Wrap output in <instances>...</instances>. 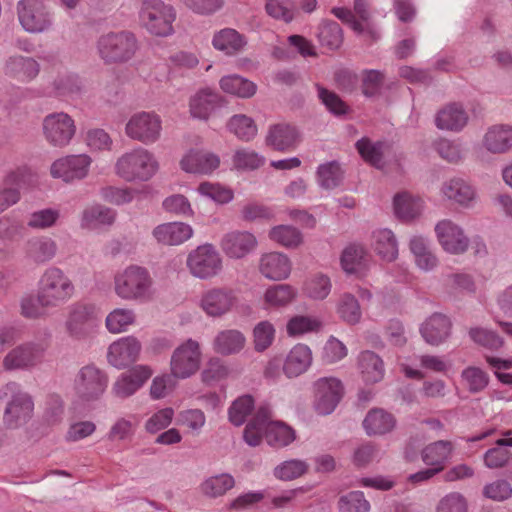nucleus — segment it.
I'll return each mask as SVG.
<instances>
[{
    "instance_id": "nucleus-1",
    "label": "nucleus",
    "mask_w": 512,
    "mask_h": 512,
    "mask_svg": "<svg viewBox=\"0 0 512 512\" xmlns=\"http://www.w3.org/2000/svg\"><path fill=\"white\" fill-rule=\"evenodd\" d=\"M74 293V285L69 277L59 268L47 269L41 276L36 296H26L21 300V314L30 319L48 315L66 303Z\"/></svg>"
},
{
    "instance_id": "nucleus-2",
    "label": "nucleus",
    "mask_w": 512,
    "mask_h": 512,
    "mask_svg": "<svg viewBox=\"0 0 512 512\" xmlns=\"http://www.w3.org/2000/svg\"><path fill=\"white\" fill-rule=\"evenodd\" d=\"M100 58L107 64L125 63L131 60L138 48L136 35L128 30L108 32L101 35L96 43Z\"/></svg>"
},
{
    "instance_id": "nucleus-3",
    "label": "nucleus",
    "mask_w": 512,
    "mask_h": 512,
    "mask_svg": "<svg viewBox=\"0 0 512 512\" xmlns=\"http://www.w3.org/2000/svg\"><path fill=\"white\" fill-rule=\"evenodd\" d=\"M175 8L162 0H145L139 10L140 25L151 35L168 37L174 33Z\"/></svg>"
},
{
    "instance_id": "nucleus-4",
    "label": "nucleus",
    "mask_w": 512,
    "mask_h": 512,
    "mask_svg": "<svg viewBox=\"0 0 512 512\" xmlns=\"http://www.w3.org/2000/svg\"><path fill=\"white\" fill-rule=\"evenodd\" d=\"M158 170L154 156L144 148L124 153L115 163V173L125 181H147Z\"/></svg>"
},
{
    "instance_id": "nucleus-5",
    "label": "nucleus",
    "mask_w": 512,
    "mask_h": 512,
    "mask_svg": "<svg viewBox=\"0 0 512 512\" xmlns=\"http://www.w3.org/2000/svg\"><path fill=\"white\" fill-rule=\"evenodd\" d=\"M152 278L140 266H129L115 275L114 290L118 297L127 301L145 299L150 292Z\"/></svg>"
},
{
    "instance_id": "nucleus-6",
    "label": "nucleus",
    "mask_w": 512,
    "mask_h": 512,
    "mask_svg": "<svg viewBox=\"0 0 512 512\" xmlns=\"http://www.w3.org/2000/svg\"><path fill=\"white\" fill-rule=\"evenodd\" d=\"M16 11L20 25L28 33H45L54 25L53 11L44 0H20Z\"/></svg>"
},
{
    "instance_id": "nucleus-7",
    "label": "nucleus",
    "mask_w": 512,
    "mask_h": 512,
    "mask_svg": "<svg viewBox=\"0 0 512 512\" xmlns=\"http://www.w3.org/2000/svg\"><path fill=\"white\" fill-rule=\"evenodd\" d=\"M45 141L54 148L68 146L75 137V120L66 112H52L44 116L41 124Z\"/></svg>"
},
{
    "instance_id": "nucleus-8",
    "label": "nucleus",
    "mask_w": 512,
    "mask_h": 512,
    "mask_svg": "<svg viewBox=\"0 0 512 512\" xmlns=\"http://www.w3.org/2000/svg\"><path fill=\"white\" fill-rule=\"evenodd\" d=\"M6 393L11 394L3 414V422L6 427L16 429L26 424L32 417L34 403L32 397L19 388L16 382L6 384Z\"/></svg>"
},
{
    "instance_id": "nucleus-9",
    "label": "nucleus",
    "mask_w": 512,
    "mask_h": 512,
    "mask_svg": "<svg viewBox=\"0 0 512 512\" xmlns=\"http://www.w3.org/2000/svg\"><path fill=\"white\" fill-rule=\"evenodd\" d=\"M97 322V308L93 304L77 302L69 307L65 331L74 340H85L93 332Z\"/></svg>"
},
{
    "instance_id": "nucleus-10",
    "label": "nucleus",
    "mask_w": 512,
    "mask_h": 512,
    "mask_svg": "<svg viewBox=\"0 0 512 512\" xmlns=\"http://www.w3.org/2000/svg\"><path fill=\"white\" fill-rule=\"evenodd\" d=\"M162 121L154 112L134 113L126 123L125 134L128 138L149 145L160 139Z\"/></svg>"
},
{
    "instance_id": "nucleus-11",
    "label": "nucleus",
    "mask_w": 512,
    "mask_h": 512,
    "mask_svg": "<svg viewBox=\"0 0 512 512\" xmlns=\"http://www.w3.org/2000/svg\"><path fill=\"white\" fill-rule=\"evenodd\" d=\"M201 363V351L197 341L188 339L179 345L170 359L171 375L186 379L195 374Z\"/></svg>"
},
{
    "instance_id": "nucleus-12",
    "label": "nucleus",
    "mask_w": 512,
    "mask_h": 512,
    "mask_svg": "<svg viewBox=\"0 0 512 512\" xmlns=\"http://www.w3.org/2000/svg\"><path fill=\"white\" fill-rule=\"evenodd\" d=\"M107 374L93 364L82 367L74 380V389L84 401L97 400L105 391Z\"/></svg>"
},
{
    "instance_id": "nucleus-13",
    "label": "nucleus",
    "mask_w": 512,
    "mask_h": 512,
    "mask_svg": "<svg viewBox=\"0 0 512 512\" xmlns=\"http://www.w3.org/2000/svg\"><path fill=\"white\" fill-rule=\"evenodd\" d=\"M314 407L318 414L328 415L337 407L343 396V385L334 377L320 378L315 383Z\"/></svg>"
},
{
    "instance_id": "nucleus-14",
    "label": "nucleus",
    "mask_w": 512,
    "mask_h": 512,
    "mask_svg": "<svg viewBox=\"0 0 512 512\" xmlns=\"http://www.w3.org/2000/svg\"><path fill=\"white\" fill-rule=\"evenodd\" d=\"M46 351L43 343L28 342L12 349L4 358L3 366L7 370L27 369L39 364Z\"/></svg>"
},
{
    "instance_id": "nucleus-15",
    "label": "nucleus",
    "mask_w": 512,
    "mask_h": 512,
    "mask_svg": "<svg viewBox=\"0 0 512 512\" xmlns=\"http://www.w3.org/2000/svg\"><path fill=\"white\" fill-rule=\"evenodd\" d=\"M435 234L445 252L463 254L468 250L469 239L463 229L451 221L443 219L435 225Z\"/></svg>"
},
{
    "instance_id": "nucleus-16",
    "label": "nucleus",
    "mask_w": 512,
    "mask_h": 512,
    "mask_svg": "<svg viewBox=\"0 0 512 512\" xmlns=\"http://www.w3.org/2000/svg\"><path fill=\"white\" fill-rule=\"evenodd\" d=\"M90 164L91 158L86 154L70 155L56 160L51 165L50 173L54 178L68 183L86 177Z\"/></svg>"
},
{
    "instance_id": "nucleus-17",
    "label": "nucleus",
    "mask_w": 512,
    "mask_h": 512,
    "mask_svg": "<svg viewBox=\"0 0 512 512\" xmlns=\"http://www.w3.org/2000/svg\"><path fill=\"white\" fill-rule=\"evenodd\" d=\"M140 351L141 344L135 337H123L110 344L107 360L118 369L126 368L138 359Z\"/></svg>"
},
{
    "instance_id": "nucleus-18",
    "label": "nucleus",
    "mask_w": 512,
    "mask_h": 512,
    "mask_svg": "<svg viewBox=\"0 0 512 512\" xmlns=\"http://www.w3.org/2000/svg\"><path fill=\"white\" fill-rule=\"evenodd\" d=\"M152 370L146 365L134 366L122 373L112 387V393L117 398H127L133 395L150 377Z\"/></svg>"
},
{
    "instance_id": "nucleus-19",
    "label": "nucleus",
    "mask_w": 512,
    "mask_h": 512,
    "mask_svg": "<svg viewBox=\"0 0 512 512\" xmlns=\"http://www.w3.org/2000/svg\"><path fill=\"white\" fill-rule=\"evenodd\" d=\"M237 304L235 292L227 288H213L205 292L201 299L202 309L212 317L228 313Z\"/></svg>"
},
{
    "instance_id": "nucleus-20",
    "label": "nucleus",
    "mask_w": 512,
    "mask_h": 512,
    "mask_svg": "<svg viewBox=\"0 0 512 512\" xmlns=\"http://www.w3.org/2000/svg\"><path fill=\"white\" fill-rule=\"evenodd\" d=\"M3 73L8 78L27 83L39 75L40 64L33 57L15 54L5 60Z\"/></svg>"
},
{
    "instance_id": "nucleus-21",
    "label": "nucleus",
    "mask_w": 512,
    "mask_h": 512,
    "mask_svg": "<svg viewBox=\"0 0 512 512\" xmlns=\"http://www.w3.org/2000/svg\"><path fill=\"white\" fill-rule=\"evenodd\" d=\"M469 113L463 104L459 102L448 103L435 115V125L440 130L460 132L468 124Z\"/></svg>"
},
{
    "instance_id": "nucleus-22",
    "label": "nucleus",
    "mask_w": 512,
    "mask_h": 512,
    "mask_svg": "<svg viewBox=\"0 0 512 512\" xmlns=\"http://www.w3.org/2000/svg\"><path fill=\"white\" fill-rule=\"evenodd\" d=\"M181 168L188 173L211 174L220 165L217 154L206 150H190L180 162Z\"/></svg>"
},
{
    "instance_id": "nucleus-23",
    "label": "nucleus",
    "mask_w": 512,
    "mask_h": 512,
    "mask_svg": "<svg viewBox=\"0 0 512 512\" xmlns=\"http://www.w3.org/2000/svg\"><path fill=\"white\" fill-rule=\"evenodd\" d=\"M223 104L224 100L221 95L210 88H203L191 97L189 103L190 113L194 118L207 120Z\"/></svg>"
},
{
    "instance_id": "nucleus-24",
    "label": "nucleus",
    "mask_w": 512,
    "mask_h": 512,
    "mask_svg": "<svg viewBox=\"0 0 512 512\" xmlns=\"http://www.w3.org/2000/svg\"><path fill=\"white\" fill-rule=\"evenodd\" d=\"M258 245L256 237L247 231H233L225 234L220 246L224 253L245 256L254 253Z\"/></svg>"
},
{
    "instance_id": "nucleus-25",
    "label": "nucleus",
    "mask_w": 512,
    "mask_h": 512,
    "mask_svg": "<svg viewBox=\"0 0 512 512\" xmlns=\"http://www.w3.org/2000/svg\"><path fill=\"white\" fill-rule=\"evenodd\" d=\"M156 241L163 245H180L193 235L190 225L183 222H169L156 226L152 232Z\"/></svg>"
},
{
    "instance_id": "nucleus-26",
    "label": "nucleus",
    "mask_w": 512,
    "mask_h": 512,
    "mask_svg": "<svg viewBox=\"0 0 512 512\" xmlns=\"http://www.w3.org/2000/svg\"><path fill=\"white\" fill-rule=\"evenodd\" d=\"M299 142V133L297 129L287 123H278L272 125L266 136V144L277 151H290L294 149Z\"/></svg>"
},
{
    "instance_id": "nucleus-27",
    "label": "nucleus",
    "mask_w": 512,
    "mask_h": 512,
    "mask_svg": "<svg viewBox=\"0 0 512 512\" xmlns=\"http://www.w3.org/2000/svg\"><path fill=\"white\" fill-rule=\"evenodd\" d=\"M451 326L449 318L435 313L422 324L420 332L428 344L438 346L449 337Z\"/></svg>"
},
{
    "instance_id": "nucleus-28",
    "label": "nucleus",
    "mask_w": 512,
    "mask_h": 512,
    "mask_svg": "<svg viewBox=\"0 0 512 512\" xmlns=\"http://www.w3.org/2000/svg\"><path fill=\"white\" fill-rule=\"evenodd\" d=\"M312 363V353L308 346L295 345L287 354L283 371L287 377L293 378L303 374Z\"/></svg>"
},
{
    "instance_id": "nucleus-29",
    "label": "nucleus",
    "mask_w": 512,
    "mask_h": 512,
    "mask_svg": "<svg viewBox=\"0 0 512 512\" xmlns=\"http://www.w3.org/2000/svg\"><path fill=\"white\" fill-rule=\"evenodd\" d=\"M26 169L18 168L10 171L3 180L0 188V213L19 202L21 194L18 186L24 178Z\"/></svg>"
},
{
    "instance_id": "nucleus-30",
    "label": "nucleus",
    "mask_w": 512,
    "mask_h": 512,
    "mask_svg": "<svg viewBox=\"0 0 512 512\" xmlns=\"http://www.w3.org/2000/svg\"><path fill=\"white\" fill-rule=\"evenodd\" d=\"M441 191L446 199L462 206H469L476 197L474 188L462 178L444 182Z\"/></svg>"
},
{
    "instance_id": "nucleus-31",
    "label": "nucleus",
    "mask_w": 512,
    "mask_h": 512,
    "mask_svg": "<svg viewBox=\"0 0 512 512\" xmlns=\"http://www.w3.org/2000/svg\"><path fill=\"white\" fill-rule=\"evenodd\" d=\"M483 144L492 153H504L512 147V127L494 125L484 135Z\"/></svg>"
},
{
    "instance_id": "nucleus-32",
    "label": "nucleus",
    "mask_w": 512,
    "mask_h": 512,
    "mask_svg": "<svg viewBox=\"0 0 512 512\" xmlns=\"http://www.w3.org/2000/svg\"><path fill=\"white\" fill-rule=\"evenodd\" d=\"M358 367L366 383H377L384 377V363L382 359L370 350L362 351L358 357Z\"/></svg>"
},
{
    "instance_id": "nucleus-33",
    "label": "nucleus",
    "mask_w": 512,
    "mask_h": 512,
    "mask_svg": "<svg viewBox=\"0 0 512 512\" xmlns=\"http://www.w3.org/2000/svg\"><path fill=\"white\" fill-rule=\"evenodd\" d=\"M453 444L447 440H438L428 444L421 452L423 462L433 468L444 469L445 462L451 457Z\"/></svg>"
},
{
    "instance_id": "nucleus-34",
    "label": "nucleus",
    "mask_w": 512,
    "mask_h": 512,
    "mask_svg": "<svg viewBox=\"0 0 512 512\" xmlns=\"http://www.w3.org/2000/svg\"><path fill=\"white\" fill-rule=\"evenodd\" d=\"M392 414L382 409H372L363 421V427L368 435H383L390 432L395 426Z\"/></svg>"
},
{
    "instance_id": "nucleus-35",
    "label": "nucleus",
    "mask_w": 512,
    "mask_h": 512,
    "mask_svg": "<svg viewBox=\"0 0 512 512\" xmlns=\"http://www.w3.org/2000/svg\"><path fill=\"white\" fill-rule=\"evenodd\" d=\"M245 45V38L231 28L222 29L213 37V46L215 49L224 52L226 55L239 53Z\"/></svg>"
},
{
    "instance_id": "nucleus-36",
    "label": "nucleus",
    "mask_w": 512,
    "mask_h": 512,
    "mask_svg": "<svg viewBox=\"0 0 512 512\" xmlns=\"http://www.w3.org/2000/svg\"><path fill=\"white\" fill-rule=\"evenodd\" d=\"M395 215L404 221L412 220L418 217L422 211V200L409 193H398L394 197Z\"/></svg>"
},
{
    "instance_id": "nucleus-37",
    "label": "nucleus",
    "mask_w": 512,
    "mask_h": 512,
    "mask_svg": "<svg viewBox=\"0 0 512 512\" xmlns=\"http://www.w3.org/2000/svg\"><path fill=\"white\" fill-rule=\"evenodd\" d=\"M296 438L295 431L283 422L274 421L265 429V440L271 447L283 448Z\"/></svg>"
},
{
    "instance_id": "nucleus-38",
    "label": "nucleus",
    "mask_w": 512,
    "mask_h": 512,
    "mask_svg": "<svg viewBox=\"0 0 512 512\" xmlns=\"http://www.w3.org/2000/svg\"><path fill=\"white\" fill-rule=\"evenodd\" d=\"M234 486V477L228 473H221L205 479L200 489L204 496L215 499L225 495Z\"/></svg>"
},
{
    "instance_id": "nucleus-39",
    "label": "nucleus",
    "mask_w": 512,
    "mask_h": 512,
    "mask_svg": "<svg viewBox=\"0 0 512 512\" xmlns=\"http://www.w3.org/2000/svg\"><path fill=\"white\" fill-rule=\"evenodd\" d=\"M221 89L240 98H250L256 93L257 86L252 81L239 75H227L220 79Z\"/></svg>"
},
{
    "instance_id": "nucleus-40",
    "label": "nucleus",
    "mask_w": 512,
    "mask_h": 512,
    "mask_svg": "<svg viewBox=\"0 0 512 512\" xmlns=\"http://www.w3.org/2000/svg\"><path fill=\"white\" fill-rule=\"evenodd\" d=\"M245 337L238 330H224L214 340V349L222 355L235 354L245 345Z\"/></svg>"
},
{
    "instance_id": "nucleus-41",
    "label": "nucleus",
    "mask_w": 512,
    "mask_h": 512,
    "mask_svg": "<svg viewBox=\"0 0 512 512\" xmlns=\"http://www.w3.org/2000/svg\"><path fill=\"white\" fill-rule=\"evenodd\" d=\"M317 37L321 46L330 51L339 49L344 39L340 25L330 20L322 21L318 28Z\"/></svg>"
},
{
    "instance_id": "nucleus-42",
    "label": "nucleus",
    "mask_w": 512,
    "mask_h": 512,
    "mask_svg": "<svg viewBox=\"0 0 512 512\" xmlns=\"http://www.w3.org/2000/svg\"><path fill=\"white\" fill-rule=\"evenodd\" d=\"M186 266L194 277L209 279L221 271L222 262L221 258H187Z\"/></svg>"
},
{
    "instance_id": "nucleus-43",
    "label": "nucleus",
    "mask_w": 512,
    "mask_h": 512,
    "mask_svg": "<svg viewBox=\"0 0 512 512\" xmlns=\"http://www.w3.org/2000/svg\"><path fill=\"white\" fill-rule=\"evenodd\" d=\"M116 218V212L102 205L87 207L82 213V226L95 228L101 225H112Z\"/></svg>"
},
{
    "instance_id": "nucleus-44",
    "label": "nucleus",
    "mask_w": 512,
    "mask_h": 512,
    "mask_svg": "<svg viewBox=\"0 0 512 512\" xmlns=\"http://www.w3.org/2000/svg\"><path fill=\"white\" fill-rule=\"evenodd\" d=\"M330 278L323 273L311 275L303 285V294L313 300H324L331 292Z\"/></svg>"
},
{
    "instance_id": "nucleus-45",
    "label": "nucleus",
    "mask_w": 512,
    "mask_h": 512,
    "mask_svg": "<svg viewBox=\"0 0 512 512\" xmlns=\"http://www.w3.org/2000/svg\"><path fill=\"white\" fill-rule=\"evenodd\" d=\"M373 248L379 256H398V242L389 229H378L372 233Z\"/></svg>"
},
{
    "instance_id": "nucleus-46",
    "label": "nucleus",
    "mask_w": 512,
    "mask_h": 512,
    "mask_svg": "<svg viewBox=\"0 0 512 512\" xmlns=\"http://www.w3.org/2000/svg\"><path fill=\"white\" fill-rule=\"evenodd\" d=\"M337 314L349 325L359 323L362 312L358 300L350 293H344L340 296L337 303Z\"/></svg>"
},
{
    "instance_id": "nucleus-47",
    "label": "nucleus",
    "mask_w": 512,
    "mask_h": 512,
    "mask_svg": "<svg viewBox=\"0 0 512 512\" xmlns=\"http://www.w3.org/2000/svg\"><path fill=\"white\" fill-rule=\"evenodd\" d=\"M260 271L268 279L282 280L289 276L291 263L289 258H261Z\"/></svg>"
},
{
    "instance_id": "nucleus-48",
    "label": "nucleus",
    "mask_w": 512,
    "mask_h": 512,
    "mask_svg": "<svg viewBox=\"0 0 512 512\" xmlns=\"http://www.w3.org/2000/svg\"><path fill=\"white\" fill-rule=\"evenodd\" d=\"M228 129L243 141H250L257 134V126L254 120L243 114L231 117L228 122Z\"/></svg>"
},
{
    "instance_id": "nucleus-49",
    "label": "nucleus",
    "mask_w": 512,
    "mask_h": 512,
    "mask_svg": "<svg viewBox=\"0 0 512 512\" xmlns=\"http://www.w3.org/2000/svg\"><path fill=\"white\" fill-rule=\"evenodd\" d=\"M318 183L325 189H334L343 179V171L336 161L322 164L317 170Z\"/></svg>"
},
{
    "instance_id": "nucleus-50",
    "label": "nucleus",
    "mask_w": 512,
    "mask_h": 512,
    "mask_svg": "<svg viewBox=\"0 0 512 512\" xmlns=\"http://www.w3.org/2000/svg\"><path fill=\"white\" fill-rule=\"evenodd\" d=\"M271 240L287 248H295L302 243V234L296 228L289 225H278L269 232Z\"/></svg>"
},
{
    "instance_id": "nucleus-51",
    "label": "nucleus",
    "mask_w": 512,
    "mask_h": 512,
    "mask_svg": "<svg viewBox=\"0 0 512 512\" xmlns=\"http://www.w3.org/2000/svg\"><path fill=\"white\" fill-rule=\"evenodd\" d=\"M254 409V399L250 395H243L237 398L229 408L228 415L230 422L235 426L245 423L247 417Z\"/></svg>"
},
{
    "instance_id": "nucleus-52",
    "label": "nucleus",
    "mask_w": 512,
    "mask_h": 512,
    "mask_svg": "<svg viewBox=\"0 0 512 512\" xmlns=\"http://www.w3.org/2000/svg\"><path fill=\"white\" fill-rule=\"evenodd\" d=\"M135 321V313L131 309L117 308L106 317V327L111 333H120Z\"/></svg>"
},
{
    "instance_id": "nucleus-53",
    "label": "nucleus",
    "mask_w": 512,
    "mask_h": 512,
    "mask_svg": "<svg viewBox=\"0 0 512 512\" xmlns=\"http://www.w3.org/2000/svg\"><path fill=\"white\" fill-rule=\"evenodd\" d=\"M461 378L470 393L483 391L489 383V376L478 367L470 366L461 373Z\"/></svg>"
},
{
    "instance_id": "nucleus-54",
    "label": "nucleus",
    "mask_w": 512,
    "mask_h": 512,
    "mask_svg": "<svg viewBox=\"0 0 512 512\" xmlns=\"http://www.w3.org/2000/svg\"><path fill=\"white\" fill-rule=\"evenodd\" d=\"M383 146L382 142L373 143L368 138H362L356 143V148L362 158L377 168H380L382 164Z\"/></svg>"
},
{
    "instance_id": "nucleus-55",
    "label": "nucleus",
    "mask_w": 512,
    "mask_h": 512,
    "mask_svg": "<svg viewBox=\"0 0 512 512\" xmlns=\"http://www.w3.org/2000/svg\"><path fill=\"white\" fill-rule=\"evenodd\" d=\"M275 328L269 321L259 322L253 329V345L257 352H264L273 343Z\"/></svg>"
},
{
    "instance_id": "nucleus-56",
    "label": "nucleus",
    "mask_w": 512,
    "mask_h": 512,
    "mask_svg": "<svg viewBox=\"0 0 512 512\" xmlns=\"http://www.w3.org/2000/svg\"><path fill=\"white\" fill-rule=\"evenodd\" d=\"M318 97L325 107L334 115L342 116L348 112L347 104L334 92L317 84Z\"/></svg>"
},
{
    "instance_id": "nucleus-57",
    "label": "nucleus",
    "mask_w": 512,
    "mask_h": 512,
    "mask_svg": "<svg viewBox=\"0 0 512 512\" xmlns=\"http://www.w3.org/2000/svg\"><path fill=\"white\" fill-rule=\"evenodd\" d=\"M294 298V292L288 285H275L266 290L265 303L271 307L285 306Z\"/></svg>"
},
{
    "instance_id": "nucleus-58",
    "label": "nucleus",
    "mask_w": 512,
    "mask_h": 512,
    "mask_svg": "<svg viewBox=\"0 0 512 512\" xmlns=\"http://www.w3.org/2000/svg\"><path fill=\"white\" fill-rule=\"evenodd\" d=\"M339 508L341 512H369L370 504L363 492L352 491L340 498Z\"/></svg>"
},
{
    "instance_id": "nucleus-59",
    "label": "nucleus",
    "mask_w": 512,
    "mask_h": 512,
    "mask_svg": "<svg viewBox=\"0 0 512 512\" xmlns=\"http://www.w3.org/2000/svg\"><path fill=\"white\" fill-rule=\"evenodd\" d=\"M163 209L171 214L183 217L193 216V209L187 197L182 194H174L164 199Z\"/></svg>"
},
{
    "instance_id": "nucleus-60",
    "label": "nucleus",
    "mask_w": 512,
    "mask_h": 512,
    "mask_svg": "<svg viewBox=\"0 0 512 512\" xmlns=\"http://www.w3.org/2000/svg\"><path fill=\"white\" fill-rule=\"evenodd\" d=\"M308 469V465L301 460L285 461L274 470V475L281 480L289 481L302 476Z\"/></svg>"
},
{
    "instance_id": "nucleus-61",
    "label": "nucleus",
    "mask_w": 512,
    "mask_h": 512,
    "mask_svg": "<svg viewBox=\"0 0 512 512\" xmlns=\"http://www.w3.org/2000/svg\"><path fill=\"white\" fill-rule=\"evenodd\" d=\"M469 335L475 343L492 350L499 349L504 343L496 332L483 328H471Z\"/></svg>"
},
{
    "instance_id": "nucleus-62",
    "label": "nucleus",
    "mask_w": 512,
    "mask_h": 512,
    "mask_svg": "<svg viewBox=\"0 0 512 512\" xmlns=\"http://www.w3.org/2000/svg\"><path fill=\"white\" fill-rule=\"evenodd\" d=\"M228 368L218 358H212L206 364L201 373L202 381L207 385H213L228 376Z\"/></svg>"
},
{
    "instance_id": "nucleus-63",
    "label": "nucleus",
    "mask_w": 512,
    "mask_h": 512,
    "mask_svg": "<svg viewBox=\"0 0 512 512\" xmlns=\"http://www.w3.org/2000/svg\"><path fill=\"white\" fill-rule=\"evenodd\" d=\"M434 148L448 162L458 163L462 159L461 145L455 141L441 138L434 142Z\"/></svg>"
},
{
    "instance_id": "nucleus-64",
    "label": "nucleus",
    "mask_w": 512,
    "mask_h": 512,
    "mask_svg": "<svg viewBox=\"0 0 512 512\" xmlns=\"http://www.w3.org/2000/svg\"><path fill=\"white\" fill-rule=\"evenodd\" d=\"M436 512H467L466 500L458 492L449 493L439 501Z\"/></svg>"
}]
</instances>
